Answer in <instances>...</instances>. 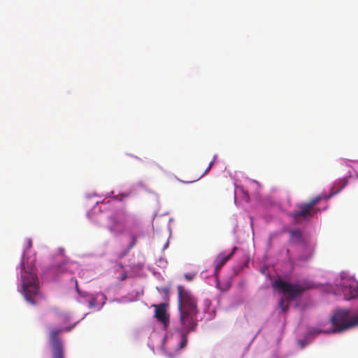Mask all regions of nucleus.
<instances>
[{
  "label": "nucleus",
  "mask_w": 358,
  "mask_h": 358,
  "mask_svg": "<svg viewBox=\"0 0 358 358\" xmlns=\"http://www.w3.org/2000/svg\"><path fill=\"white\" fill-rule=\"evenodd\" d=\"M177 289L178 292V309L180 314V322L182 327L178 348L181 350L187 345L188 333L194 330L197 325L196 315L198 310L195 299L182 286H178Z\"/></svg>",
  "instance_id": "obj_1"
},
{
  "label": "nucleus",
  "mask_w": 358,
  "mask_h": 358,
  "mask_svg": "<svg viewBox=\"0 0 358 358\" xmlns=\"http://www.w3.org/2000/svg\"><path fill=\"white\" fill-rule=\"evenodd\" d=\"M331 323L334 329L331 331H321L315 329L314 332L320 334L340 332L358 325V313L352 316L350 310L342 309L337 310L331 317Z\"/></svg>",
  "instance_id": "obj_2"
},
{
  "label": "nucleus",
  "mask_w": 358,
  "mask_h": 358,
  "mask_svg": "<svg viewBox=\"0 0 358 358\" xmlns=\"http://www.w3.org/2000/svg\"><path fill=\"white\" fill-rule=\"evenodd\" d=\"M272 287L279 292L287 294L288 298L293 300L297 296H301L307 289H311L313 286L310 282L305 285L290 284L282 280H276L273 282Z\"/></svg>",
  "instance_id": "obj_3"
},
{
  "label": "nucleus",
  "mask_w": 358,
  "mask_h": 358,
  "mask_svg": "<svg viewBox=\"0 0 358 358\" xmlns=\"http://www.w3.org/2000/svg\"><path fill=\"white\" fill-rule=\"evenodd\" d=\"M22 289L25 299L31 305H36L31 295L38 293V284L36 275L32 273H25L21 275Z\"/></svg>",
  "instance_id": "obj_4"
},
{
  "label": "nucleus",
  "mask_w": 358,
  "mask_h": 358,
  "mask_svg": "<svg viewBox=\"0 0 358 358\" xmlns=\"http://www.w3.org/2000/svg\"><path fill=\"white\" fill-rule=\"evenodd\" d=\"M62 328H50L49 339L52 348V358H64V350L59 334L63 331Z\"/></svg>",
  "instance_id": "obj_5"
},
{
  "label": "nucleus",
  "mask_w": 358,
  "mask_h": 358,
  "mask_svg": "<svg viewBox=\"0 0 358 358\" xmlns=\"http://www.w3.org/2000/svg\"><path fill=\"white\" fill-rule=\"evenodd\" d=\"M297 209L289 213L295 223H300L312 217L315 213L305 203H301L296 205Z\"/></svg>",
  "instance_id": "obj_6"
},
{
  "label": "nucleus",
  "mask_w": 358,
  "mask_h": 358,
  "mask_svg": "<svg viewBox=\"0 0 358 358\" xmlns=\"http://www.w3.org/2000/svg\"><path fill=\"white\" fill-rule=\"evenodd\" d=\"M342 292L346 300H350L358 296V281L354 278H348L343 280Z\"/></svg>",
  "instance_id": "obj_7"
},
{
  "label": "nucleus",
  "mask_w": 358,
  "mask_h": 358,
  "mask_svg": "<svg viewBox=\"0 0 358 358\" xmlns=\"http://www.w3.org/2000/svg\"><path fill=\"white\" fill-rule=\"evenodd\" d=\"M125 220L118 215L108 218L106 228L112 233L120 234L124 231Z\"/></svg>",
  "instance_id": "obj_8"
},
{
  "label": "nucleus",
  "mask_w": 358,
  "mask_h": 358,
  "mask_svg": "<svg viewBox=\"0 0 358 358\" xmlns=\"http://www.w3.org/2000/svg\"><path fill=\"white\" fill-rule=\"evenodd\" d=\"M152 306L155 307V317L166 328L169 324V317L166 311L167 305L162 303Z\"/></svg>",
  "instance_id": "obj_9"
},
{
  "label": "nucleus",
  "mask_w": 358,
  "mask_h": 358,
  "mask_svg": "<svg viewBox=\"0 0 358 358\" xmlns=\"http://www.w3.org/2000/svg\"><path fill=\"white\" fill-rule=\"evenodd\" d=\"M69 262L67 260L57 263L51 266L50 272L52 274L59 275L69 271Z\"/></svg>",
  "instance_id": "obj_10"
},
{
  "label": "nucleus",
  "mask_w": 358,
  "mask_h": 358,
  "mask_svg": "<svg viewBox=\"0 0 358 358\" xmlns=\"http://www.w3.org/2000/svg\"><path fill=\"white\" fill-rule=\"evenodd\" d=\"M236 247H234L231 253L228 255H224L223 254H220L216 259V264L215 266V270L217 271L226 264L227 261H229L234 252L236 250Z\"/></svg>",
  "instance_id": "obj_11"
},
{
  "label": "nucleus",
  "mask_w": 358,
  "mask_h": 358,
  "mask_svg": "<svg viewBox=\"0 0 358 358\" xmlns=\"http://www.w3.org/2000/svg\"><path fill=\"white\" fill-rule=\"evenodd\" d=\"M290 241L294 243H300L303 242L302 232L299 229H293L289 231Z\"/></svg>",
  "instance_id": "obj_12"
},
{
  "label": "nucleus",
  "mask_w": 358,
  "mask_h": 358,
  "mask_svg": "<svg viewBox=\"0 0 358 358\" xmlns=\"http://www.w3.org/2000/svg\"><path fill=\"white\" fill-rule=\"evenodd\" d=\"M322 199V196H317L316 197L313 198L310 200L309 202L305 203L314 213H315V210L314 206L317 205Z\"/></svg>",
  "instance_id": "obj_13"
},
{
  "label": "nucleus",
  "mask_w": 358,
  "mask_h": 358,
  "mask_svg": "<svg viewBox=\"0 0 358 358\" xmlns=\"http://www.w3.org/2000/svg\"><path fill=\"white\" fill-rule=\"evenodd\" d=\"M279 306L280 308L282 309V310L283 312H285L287 311V310L288 309V305H285V299H281L279 301Z\"/></svg>",
  "instance_id": "obj_14"
},
{
  "label": "nucleus",
  "mask_w": 358,
  "mask_h": 358,
  "mask_svg": "<svg viewBox=\"0 0 358 358\" xmlns=\"http://www.w3.org/2000/svg\"><path fill=\"white\" fill-rule=\"evenodd\" d=\"M96 304V299L93 298L88 303L89 308H94Z\"/></svg>",
  "instance_id": "obj_15"
},
{
  "label": "nucleus",
  "mask_w": 358,
  "mask_h": 358,
  "mask_svg": "<svg viewBox=\"0 0 358 358\" xmlns=\"http://www.w3.org/2000/svg\"><path fill=\"white\" fill-rule=\"evenodd\" d=\"M32 247V241L31 238L26 240V249H29Z\"/></svg>",
  "instance_id": "obj_16"
},
{
  "label": "nucleus",
  "mask_w": 358,
  "mask_h": 358,
  "mask_svg": "<svg viewBox=\"0 0 358 358\" xmlns=\"http://www.w3.org/2000/svg\"><path fill=\"white\" fill-rule=\"evenodd\" d=\"M75 287H76V292H78V294L80 295V290L79 289L78 283L77 280H75Z\"/></svg>",
  "instance_id": "obj_17"
},
{
  "label": "nucleus",
  "mask_w": 358,
  "mask_h": 358,
  "mask_svg": "<svg viewBox=\"0 0 358 358\" xmlns=\"http://www.w3.org/2000/svg\"><path fill=\"white\" fill-rule=\"evenodd\" d=\"M210 169H211L210 166H208V167H207V169L205 170V171L199 177V179H200L203 175H205L207 172H208Z\"/></svg>",
  "instance_id": "obj_18"
},
{
  "label": "nucleus",
  "mask_w": 358,
  "mask_h": 358,
  "mask_svg": "<svg viewBox=\"0 0 358 358\" xmlns=\"http://www.w3.org/2000/svg\"><path fill=\"white\" fill-rule=\"evenodd\" d=\"M127 278V274L124 273L122 275L121 277V280H125Z\"/></svg>",
  "instance_id": "obj_19"
},
{
  "label": "nucleus",
  "mask_w": 358,
  "mask_h": 358,
  "mask_svg": "<svg viewBox=\"0 0 358 358\" xmlns=\"http://www.w3.org/2000/svg\"><path fill=\"white\" fill-rule=\"evenodd\" d=\"M213 163H214V162H213V161H212V162L210 163L209 166H210V168H212V166H213Z\"/></svg>",
  "instance_id": "obj_20"
},
{
  "label": "nucleus",
  "mask_w": 358,
  "mask_h": 358,
  "mask_svg": "<svg viewBox=\"0 0 358 358\" xmlns=\"http://www.w3.org/2000/svg\"><path fill=\"white\" fill-rule=\"evenodd\" d=\"M66 329L69 331L71 330V327H67Z\"/></svg>",
  "instance_id": "obj_21"
}]
</instances>
